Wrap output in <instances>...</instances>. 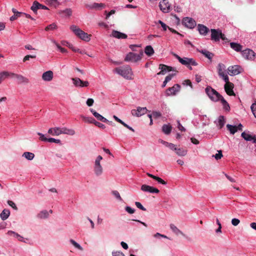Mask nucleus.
I'll return each instance as SVG.
<instances>
[{
    "label": "nucleus",
    "instance_id": "f257e3e1",
    "mask_svg": "<svg viewBox=\"0 0 256 256\" xmlns=\"http://www.w3.org/2000/svg\"><path fill=\"white\" fill-rule=\"evenodd\" d=\"M114 72L126 79L132 80L133 78V72H132V70L128 65L116 68L114 70Z\"/></svg>",
    "mask_w": 256,
    "mask_h": 256
},
{
    "label": "nucleus",
    "instance_id": "f03ea898",
    "mask_svg": "<svg viewBox=\"0 0 256 256\" xmlns=\"http://www.w3.org/2000/svg\"><path fill=\"white\" fill-rule=\"evenodd\" d=\"M70 30L76 35L78 38L88 42L90 40V34H88L82 31L76 26L72 25L70 26Z\"/></svg>",
    "mask_w": 256,
    "mask_h": 256
},
{
    "label": "nucleus",
    "instance_id": "7ed1b4c3",
    "mask_svg": "<svg viewBox=\"0 0 256 256\" xmlns=\"http://www.w3.org/2000/svg\"><path fill=\"white\" fill-rule=\"evenodd\" d=\"M144 55V52L142 50H140L138 54H136L132 52H128L124 58V61L136 62L142 60Z\"/></svg>",
    "mask_w": 256,
    "mask_h": 256
},
{
    "label": "nucleus",
    "instance_id": "20e7f679",
    "mask_svg": "<svg viewBox=\"0 0 256 256\" xmlns=\"http://www.w3.org/2000/svg\"><path fill=\"white\" fill-rule=\"evenodd\" d=\"M172 54L180 62L187 67H188V65L196 66L198 64L197 62L193 58H182L174 52H172Z\"/></svg>",
    "mask_w": 256,
    "mask_h": 256
},
{
    "label": "nucleus",
    "instance_id": "39448f33",
    "mask_svg": "<svg viewBox=\"0 0 256 256\" xmlns=\"http://www.w3.org/2000/svg\"><path fill=\"white\" fill-rule=\"evenodd\" d=\"M205 90L210 100L214 102L219 100L220 98V94L214 89L212 88L210 86H208L206 88Z\"/></svg>",
    "mask_w": 256,
    "mask_h": 256
},
{
    "label": "nucleus",
    "instance_id": "423d86ee",
    "mask_svg": "<svg viewBox=\"0 0 256 256\" xmlns=\"http://www.w3.org/2000/svg\"><path fill=\"white\" fill-rule=\"evenodd\" d=\"M102 160V157L101 156H98L96 158L94 166V174L96 176H101L103 172V168L100 162Z\"/></svg>",
    "mask_w": 256,
    "mask_h": 256
},
{
    "label": "nucleus",
    "instance_id": "0eeeda50",
    "mask_svg": "<svg viewBox=\"0 0 256 256\" xmlns=\"http://www.w3.org/2000/svg\"><path fill=\"white\" fill-rule=\"evenodd\" d=\"M182 24L188 28L192 29L196 26V22L192 18L186 17L184 18L182 21Z\"/></svg>",
    "mask_w": 256,
    "mask_h": 256
},
{
    "label": "nucleus",
    "instance_id": "6e6552de",
    "mask_svg": "<svg viewBox=\"0 0 256 256\" xmlns=\"http://www.w3.org/2000/svg\"><path fill=\"white\" fill-rule=\"evenodd\" d=\"M72 80L74 84L76 87H87L89 85L88 81H83L78 78H72Z\"/></svg>",
    "mask_w": 256,
    "mask_h": 256
},
{
    "label": "nucleus",
    "instance_id": "1a4fd4ad",
    "mask_svg": "<svg viewBox=\"0 0 256 256\" xmlns=\"http://www.w3.org/2000/svg\"><path fill=\"white\" fill-rule=\"evenodd\" d=\"M148 110L146 107H138L136 110H131L132 114L134 116L140 117L146 113Z\"/></svg>",
    "mask_w": 256,
    "mask_h": 256
},
{
    "label": "nucleus",
    "instance_id": "9d476101",
    "mask_svg": "<svg viewBox=\"0 0 256 256\" xmlns=\"http://www.w3.org/2000/svg\"><path fill=\"white\" fill-rule=\"evenodd\" d=\"M159 6L160 10L164 12H168L171 10L170 4L167 0H162L160 2Z\"/></svg>",
    "mask_w": 256,
    "mask_h": 256
},
{
    "label": "nucleus",
    "instance_id": "9b49d317",
    "mask_svg": "<svg viewBox=\"0 0 256 256\" xmlns=\"http://www.w3.org/2000/svg\"><path fill=\"white\" fill-rule=\"evenodd\" d=\"M211 40L215 42H218L220 40V36L222 30L219 29H211Z\"/></svg>",
    "mask_w": 256,
    "mask_h": 256
},
{
    "label": "nucleus",
    "instance_id": "f8f14e48",
    "mask_svg": "<svg viewBox=\"0 0 256 256\" xmlns=\"http://www.w3.org/2000/svg\"><path fill=\"white\" fill-rule=\"evenodd\" d=\"M242 55L246 60H253L255 56L254 52L249 48H247L242 52Z\"/></svg>",
    "mask_w": 256,
    "mask_h": 256
},
{
    "label": "nucleus",
    "instance_id": "ddd939ff",
    "mask_svg": "<svg viewBox=\"0 0 256 256\" xmlns=\"http://www.w3.org/2000/svg\"><path fill=\"white\" fill-rule=\"evenodd\" d=\"M159 68L161 70L158 73V75L160 74H166V72H170V71H176L177 72L174 68L166 66L163 64H160L159 66Z\"/></svg>",
    "mask_w": 256,
    "mask_h": 256
},
{
    "label": "nucleus",
    "instance_id": "4468645a",
    "mask_svg": "<svg viewBox=\"0 0 256 256\" xmlns=\"http://www.w3.org/2000/svg\"><path fill=\"white\" fill-rule=\"evenodd\" d=\"M12 77H14L17 78L18 80V84H28L29 82V80L28 78L20 74H18L14 73H12L11 74Z\"/></svg>",
    "mask_w": 256,
    "mask_h": 256
},
{
    "label": "nucleus",
    "instance_id": "2eb2a0df",
    "mask_svg": "<svg viewBox=\"0 0 256 256\" xmlns=\"http://www.w3.org/2000/svg\"><path fill=\"white\" fill-rule=\"evenodd\" d=\"M141 190L144 192H149L150 193H158L160 190L154 187L142 184L141 186Z\"/></svg>",
    "mask_w": 256,
    "mask_h": 256
},
{
    "label": "nucleus",
    "instance_id": "dca6fc26",
    "mask_svg": "<svg viewBox=\"0 0 256 256\" xmlns=\"http://www.w3.org/2000/svg\"><path fill=\"white\" fill-rule=\"evenodd\" d=\"M85 6L86 8H89V9L100 10L102 8H104L105 5H104V4H102V3L98 4V3L94 2L92 4H86L85 5Z\"/></svg>",
    "mask_w": 256,
    "mask_h": 256
},
{
    "label": "nucleus",
    "instance_id": "f3484780",
    "mask_svg": "<svg viewBox=\"0 0 256 256\" xmlns=\"http://www.w3.org/2000/svg\"><path fill=\"white\" fill-rule=\"evenodd\" d=\"M240 66L235 65L233 66H229L228 68V74L231 75H236L240 72Z\"/></svg>",
    "mask_w": 256,
    "mask_h": 256
},
{
    "label": "nucleus",
    "instance_id": "a211bd4d",
    "mask_svg": "<svg viewBox=\"0 0 256 256\" xmlns=\"http://www.w3.org/2000/svg\"><path fill=\"white\" fill-rule=\"evenodd\" d=\"M38 9L47 10L48 8L46 6L40 4L37 1H34L32 4V6H31V10L34 13H36V12Z\"/></svg>",
    "mask_w": 256,
    "mask_h": 256
},
{
    "label": "nucleus",
    "instance_id": "6ab92c4d",
    "mask_svg": "<svg viewBox=\"0 0 256 256\" xmlns=\"http://www.w3.org/2000/svg\"><path fill=\"white\" fill-rule=\"evenodd\" d=\"M180 90V86L178 84H174L173 86L169 88L166 90V94L168 96L174 95L176 93Z\"/></svg>",
    "mask_w": 256,
    "mask_h": 256
},
{
    "label": "nucleus",
    "instance_id": "aec40b11",
    "mask_svg": "<svg viewBox=\"0 0 256 256\" xmlns=\"http://www.w3.org/2000/svg\"><path fill=\"white\" fill-rule=\"evenodd\" d=\"M54 77L53 72L51 70H48L43 73L42 74V79L46 82L51 81Z\"/></svg>",
    "mask_w": 256,
    "mask_h": 256
},
{
    "label": "nucleus",
    "instance_id": "412c9836",
    "mask_svg": "<svg viewBox=\"0 0 256 256\" xmlns=\"http://www.w3.org/2000/svg\"><path fill=\"white\" fill-rule=\"evenodd\" d=\"M234 88V84L232 83H230L228 84H225L224 88L226 93L228 96H235V94L233 90Z\"/></svg>",
    "mask_w": 256,
    "mask_h": 256
},
{
    "label": "nucleus",
    "instance_id": "4be33fe9",
    "mask_svg": "<svg viewBox=\"0 0 256 256\" xmlns=\"http://www.w3.org/2000/svg\"><path fill=\"white\" fill-rule=\"evenodd\" d=\"M197 28L199 33L204 36H206L210 30L208 28L202 24H198Z\"/></svg>",
    "mask_w": 256,
    "mask_h": 256
},
{
    "label": "nucleus",
    "instance_id": "5701e85b",
    "mask_svg": "<svg viewBox=\"0 0 256 256\" xmlns=\"http://www.w3.org/2000/svg\"><path fill=\"white\" fill-rule=\"evenodd\" d=\"M66 134L73 136L75 134V132L72 129H68L66 128H60V134Z\"/></svg>",
    "mask_w": 256,
    "mask_h": 256
},
{
    "label": "nucleus",
    "instance_id": "b1692460",
    "mask_svg": "<svg viewBox=\"0 0 256 256\" xmlns=\"http://www.w3.org/2000/svg\"><path fill=\"white\" fill-rule=\"evenodd\" d=\"M112 36L118 38H126L127 35L116 30H113L112 33Z\"/></svg>",
    "mask_w": 256,
    "mask_h": 256
},
{
    "label": "nucleus",
    "instance_id": "393cba45",
    "mask_svg": "<svg viewBox=\"0 0 256 256\" xmlns=\"http://www.w3.org/2000/svg\"><path fill=\"white\" fill-rule=\"evenodd\" d=\"M230 48L236 52H241L242 48V46L236 42L230 43Z\"/></svg>",
    "mask_w": 256,
    "mask_h": 256
},
{
    "label": "nucleus",
    "instance_id": "a878e982",
    "mask_svg": "<svg viewBox=\"0 0 256 256\" xmlns=\"http://www.w3.org/2000/svg\"><path fill=\"white\" fill-rule=\"evenodd\" d=\"M48 133L52 136H59L60 134V128L55 127L50 128L48 130Z\"/></svg>",
    "mask_w": 256,
    "mask_h": 256
},
{
    "label": "nucleus",
    "instance_id": "bb28decb",
    "mask_svg": "<svg viewBox=\"0 0 256 256\" xmlns=\"http://www.w3.org/2000/svg\"><path fill=\"white\" fill-rule=\"evenodd\" d=\"M10 215V211L8 209H4L0 214V216L2 220H6Z\"/></svg>",
    "mask_w": 256,
    "mask_h": 256
},
{
    "label": "nucleus",
    "instance_id": "cd10ccee",
    "mask_svg": "<svg viewBox=\"0 0 256 256\" xmlns=\"http://www.w3.org/2000/svg\"><path fill=\"white\" fill-rule=\"evenodd\" d=\"M12 72H0V84L6 78H8V76L12 77Z\"/></svg>",
    "mask_w": 256,
    "mask_h": 256
},
{
    "label": "nucleus",
    "instance_id": "c85d7f7f",
    "mask_svg": "<svg viewBox=\"0 0 256 256\" xmlns=\"http://www.w3.org/2000/svg\"><path fill=\"white\" fill-rule=\"evenodd\" d=\"M174 152L177 155L180 156H184L187 154V150L183 148H178V146L176 147V150H174Z\"/></svg>",
    "mask_w": 256,
    "mask_h": 256
},
{
    "label": "nucleus",
    "instance_id": "c756f323",
    "mask_svg": "<svg viewBox=\"0 0 256 256\" xmlns=\"http://www.w3.org/2000/svg\"><path fill=\"white\" fill-rule=\"evenodd\" d=\"M147 175L154 179V180H156L158 182L161 184H166V182H165L164 180L162 179L161 178H160V177L158 176H155L152 174H149V173H148L147 174Z\"/></svg>",
    "mask_w": 256,
    "mask_h": 256
},
{
    "label": "nucleus",
    "instance_id": "7c9ffc66",
    "mask_svg": "<svg viewBox=\"0 0 256 256\" xmlns=\"http://www.w3.org/2000/svg\"><path fill=\"white\" fill-rule=\"evenodd\" d=\"M170 228L172 230L176 235L181 234L183 236H184V233L180 230L176 226H174V224H170Z\"/></svg>",
    "mask_w": 256,
    "mask_h": 256
},
{
    "label": "nucleus",
    "instance_id": "2f4dec72",
    "mask_svg": "<svg viewBox=\"0 0 256 256\" xmlns=\"http://www.w3.org/2000/svg\"><path fill=\"white\" fill-rule=\"evenodd\" d=\"M199 52L210 60L212 59L214 56V54L210 52L209 51L206 50H199Z\"/></svg>",
    "mask_w": 256,
    "mask_h": 256
},
{
    "label": "nucleus",
    "instance_id": "473e14b6",
    "mask_svg": "<svg viewBox=\"0 0 256 256\" xmlns=\"http://www.w3.org/2000/svg\"><path fill=\"white\" fill-rule=\"evenodd\" d=\"M48 212L46 210H44L38 214L37 217L40 219L46 218H48Z\"/></svg>",
    "mask_w": 256,
    "mask_h": 256
},
{
    "label": "nucleus",
    "instance_id": "72a5a7b5",
    "mask_svg": "<svg viewBox=\"0 0 256 256\" xmlns=\"http://www.w3.org/2000/svg\"><path fill=\"white\" fill-rule=\"evenodd\" d=\"M172 128L169 124H164L162 127V132L166 134H168L172 131Z\"/></svg>",
    "mask_w": 256,
    "mask_h": 256
},
{
    "label": "nucleus",
    "instance_id": "f704fd0d",
    "mask_svg": "<svg viewBox=\"0 0 256 256\" xmlns=\"http://www.w3.org/2000/svg\"><path fill=\"white\" fill-rule=\"evenodd\" d=\"M144 52L148 56H151L154 54V50L151 46H147L145 48Z\"/></svg>",
    "mask_w": 256,
    "mask_h": 256
},
{
    "label": "nucleus",
    "instance_id": "c9c22d12",
    "mask_svg": "<svg viewBox=\"0 0 256 256\" xmlns=\"http://www.w3.org/2000/svg\"><path fill=\"white\" fill-rule=\"evenodd\" d=\"M224 117L222 116H220L218 118V126H219V128H222L225 124Z\"/></svg>",
    "mask_w": 256,
    "mask_h": 256
},
{
    "label": "nucleus",
    "instance_id": "e433bc0d",
    "mask_svg": "<svg viewBox=\"0 0 256 256\" xmlns=\"http://www.w3.org/2000/svg\"><path fill=\"white\" fill-rule=\"evenodd\" d=\"M22 156L24 157L28 160H31L34 158V154L32 152H24L22 154Z\"/></svg>",
    "mask_w": 256,
    "mask_h": 256
},
{
    "label": "nucleus",
    "instance_id": "4c0bfd02",
    "mask_svg": "<svg viewBox=\"0 0 256 256\" xmlns=\"http://www.w3.org/2000/svg\"><path fill=\"white\" fill-rule=\"evenodd\" d=\"M225 66L222 64H219L218 65V75L221 77L222 76H224L226 74H224L223 70L224 69Z\"/></svg>",
    "mask_w": 256,
    "mask_h": 256
},
{
    "label": "nucleus",
    "instance_id": "58836bf2",
    "mask_svg": "<svg viewBox=\"0 0 256 256\" xmlns=\"http://www.w3.org/2000/svg\"><path fill=\"white\" fill-rule=\"evenodd\" d=\"M228 130L230 131V133L232 134H234L236 132V126H232L230 124L226 125Z\"/></svg>",
    "mask_w": 256,
    "mask_h": 256
},
{
    "label": "nucleus",
    "instance_id": "ea45409f",
    "mask_svg": "<svg viewBox=\"0 0 256 256\" xmlns=\"http://www.w3.org/2000/svg\"><path fill=\"white\" fill-rule=\"evenodd\" d=\"M241 136L242 138H244L245 140L247 141H250L253 140L254 136H251L245 132H243L242 133Z\"/></svg>",
    "mask_w": 256,
    "mask_h": 256
},
{
    "label": "nucleus",
    "instance_id": "a19ab883",
    "mask_svg": "<svg viewBox=\"0 0 256 256\" xmlns=\"http://www.w3.org/2000/svg\"><path fill=\"white\" fill-rule=\"evenodd\" d=\"M81 117H82V120L85 122H88V123L94 124V123L96 121V120L93 118H92V117H86V116H82Z\"/></svg>",
    "mask_w": 256,
    "mask_h": 256
},
{
    "label": "nucleus",
    "instance_id": "79ce46f5",
    "mask_svg": "<svg viewBox=\"0 0 256 256\" xmlns=\"http://www.w3.org/2000/svg\"><path fill=\"white\" fill-rule=\"evenodd\" d=\"M164 144L166 147L172 150H176L177 146L172 143H170L166 142H164Z\"/></svg>",
    "mask_w": 256,
    "mask_h": 256
},
{
    "label": "nucleus",
    "instance_id": "37998d69",
    "mask_svg": "<svg viewBox=\"0 0 256 256\" xmlns=\"http://www.w3.org/2000/svg\"><path fill=\"white\" fill-rule=\"evenodd\" d=\"M94 116L98 120L101 122H106L107 119L102 116L98 112H94Z\"/></svg>",
    "mask_w": 256,
    "mask_h": 256
},
{
    "label": "nucleus",
    "instance_id": "c03bdc74",
    "mask_svg": "<svg viewBox=\"0 0 256 256\" xmlns=\"http://www.w3.org/2000/svg\"><path fill=\"white\" fill-rule=\"evenodd\" d=\"M70 242L76 248H78L80 250H83V248L74 240L71 239L70 240Z\"/></svg>",
    "mask_w": 256,
    "mask_h": 256
},
{
    "label": "nucleus",
    "instance_id": "a18cd8bd",
    "mask_svg": "<svg viewBox=\"0 0 256 256\" xmlns=\"http://www.w3.org/2000/svg\"><path fill=\"white\" fill-rule=\"evenodd\" d=\"M48 2L52 6L56 8L60 4V3L57 0H48Z\"/></svg>",
    "mask_w": 256,
    "mask_h": 256
},
{
    "label": "nucleus",
    "instance_id": "49530a36",
    "mask_svg": "<svg viewBox=\"0 0 256 256\" xmlns=\"http://www.w3.org/2000/svg\"><path fill=\"white\" fill-rule=\"evenodd\" d=\"M68 46L72 50V51L74 52H78L82 54H84V50H80L79 48H76L75 47H74L72 44H69Z\"/></svg>",
    "mask_w": 256,
    "mask_h": 256
},
{
    "label": "nucleus",
    "instance_id": "de8ad7c7",
    "mask_svg": "<svg viewBox=\"0 0 256 256\" xmlns=\"http://www.w3.org/2000/svg\"><path fill=\"white\" fill-rule=\"evenodd\" d=\"M56 28V26L54 23H53L52 24H50L46 28L45 30L46 31H48L49 30H53Z\"/></svg>",
    "mask_w": 256,
    "mask_h": 256
},
{
    "label": "nucleus",
    "instance_id": "09e8293b",
    "mask_svg": "<svg viewBox=\"0 0 256 256\" xmlns=\"http://www.w3.org/2000/svg\"><path fill=\"white\" fill-rule=\"evenodd\" d=\"M112 194L118 200H122V198L118 192L117 190H113L112 191Z\"/></svg>",
    "mask_w": 256,
    "mask_h": 256
},
{
    "label": "nucleus",
    "instance_id": "8fccbe9b",
    "mask_svg": "<svg viewBox=\"0 0 256 256\" xmlns=\"http://www.w3.org/2000/svg\"><path fill=\"white\" fill-rule=\"evenodd\" d=\"M250 108L254 116L256 118V102L251 105Z\"/></svg>",
    "mask_w": 256,
    "mask_h": 256
},
{
    "label": "nucleus",
    "instance_id": "3c124183",
    "mask_svg": "<svg viewBox=\"0 0 256 256\" xmlns=\"http://www.w3.org/2000/svg\"><path fill=\"white\" fill-rule=\"evenodd\" d=\"M36 58V55H26L23 58V62H26L27 60H29L30 58Z\"/></svg>",
    "mask_w": 256,
    "mask_h": 256
},
{
    "label": "nucleus",
    "instance_id": "603ef678",
    "mask_svg": "<svg viewBox=\"0 0 256 256\" xmlns=\"http://www.w3.org/2000/svg\"><path fill=\"white\" fill-rule=\"evenodd\" d=\"M8 204L11 206L12 208H13L15 210H18V208L16 206V204L12 200H8L7 202Z\"/></svg>",
    "mask_w": 256,
    "mask_h": 256
},
{
    "label": "nucleus",
    "instance_id": "864d4df0",
    "mask_svg": "<svg viewBox=\"0 0 256 256\" xmlns=\"http://www.w3.org/2000/svg\"><path fill=\"white\" fill-rule=\"evenodd\" d=\"M152 115L154 118H158L161 116L162 114L159 112L154 111L152 112Z\"/></svg>",
    "mask_w": 256,
    "mask_h": 256
},
{
    "label": "nucleus",
    "instance_id": "5fc2aeb1",
    "mask_svg": "<svg viewBox=\"0 0 256 256\" xmlns=\"http://www.w3.org/2000/svg\"><path fill=\"white\" fill-rule=\"evenodd\" d=\"M135 204L138 208H140L142 210L146 211V208H144L140 202H135Z\"/></svg>",
    "mask_w": 256,
    "mask_h": 256
},
{
    "label": "nucleus",
    "instance_id": "6e6d98bb",
    "mask_svg": "<svg viewBox=\"0 0 256 256\" xmlns=\"http://www.w3.org/2000/svg\"><path fill=\"white\" fill-rule=\"evenodd\" d=\"M62 13H64L66 15L70 16L72 14V10L70 8H66L62 11Z\"/></svg>",
    "mask_w": 256,
    "mask_h": 256
},
{
    "label": "nucleus",
    "instance_id": "4d7b16f0",
    "mask_svg": "<svg viewBox=\"0 0 256 256\" xmlns=\"http://www.w3.org/2000/svg\"><path fill=\"white\" fill-rule=\"evenodd\" d=\"M48 142H55L56 144H60L61 142L60 140H57L54 138H48Z\"/></svg>",
    "mask_w": 256,
    "mask_h": 256
},
{
    "label": "nucleus",
    "instance_id": "13d9d810",
    "mask_svg": "<svg viewBox=\"0 0 256 256\" xmlns=\"http://www.w3.org/2000/svg\"><path fill=\"white\" fill-rule=\"evenodd\" d=\"M214 156L216 160H218L222 158V150H219L218 152V154H216L214 156Z\"/></svg>",
    "mask_w": 256,
    "mask_h": 256
},
{
    "label": "nucleus",
    "instance_id": "bf43d9fd",
    "mask_svg": "<svg viewBox=\"0 0 256 256\" xmlns=\"http://www.w3.org/2000/svg\"><path fill=\"white\" fill-rule=\"evenodd\" d=\"M126 210L130 214H132L134 212V209L132 208L130 206H127L125 208Z\"/></svg>",
    "mask_w": 256,
    "mask_h": 256
},
{
    "label": "nucleus",
    "instance_id": "052dcab7",
    "mask_svg": "<svg viewBox=\"0 0 256 256\" xmlns=\"http://www.w3.org/2000/svg\"><path fill=\"white\" fill-rule=\"evenodd\" d=\"M240 222V220L238 218H232V224L234 226H237Z\"/></svg>",
    "mask_w": 256,
    "mask_h": 256
},
{
    "label": "nucleus",
    "instance_id": "680f3d73",
    "mask_svg": "<svg viewBox=\"0 0 256 256\" xmlns=\"http://www.w3.org/2000/svg\"><path fill=\"white\" fill-rule=\"evenodd\" d=\"M94 124L95 126L102 129H104L106 128V126L104 124L100 123L96 120L95 121Z\"/></svg>",
    "mask_w": 256,
    "mask_h": 256
},
{
    "label": "nucleus",
    "instance_id": "e2e57ef3",
    "mask_svg": "<svg viewBox=\"0 0 256 256\" xmlns=\"http://www.w3.org/2000/svg\"><path fill=\"white\" fill-rule=\"evenodd\" d=\"M8 234L10 236H13L16 238H18L20 236V235L18 234L12 230H9L8 232Z\"/></svg>",
    "mask_w": 256,
    "mask_h": 256
},
{
    "label": "nucleus",
    "instance_id": "0e129e2a",
    "mask_svg": "<svg viewBox=\"0 0 256 256\" xmlns=\"http://www.w3.org/2000/svg\"><path fill=\"white\" fill-rule=\"evenodd\" d=\"M158 23L160 24L161 25V26L162 28L164 30H166V29L168 28V26H167L164 22H163L160 20H159L158 21Z\"/></svg>",
    "mask_w": 256,
    "mask_h": 256
},
{
    "label": "nucleus",
    "instance_id": "69168bd1",
    "mask_svg": "<svg viewBox=\"0 0 256 256\" xmlns=\"http://www.w3.org/2000/svg\"><path fill=\"white\" fill-rule=\"evenodd\" d=\"M178 122V130L182 132H184L186 129L184 128L182 125L179 120L177 121Z\"/></svg>",
    "mask_w": 256,
    "mask_h": 256
},
{
    "label": "nucleus",
    "instance_id": "338daca9",
    "mask_svg": "<svg viewBox=\"0 0 256 256\" xmlns=\"http://www.w3.org/2000/svg\"><path fill=\"white\" fill-rule=\"evenodd\" d=\"M38 134L40 136V139L41 140L44 141V142H48V138H46L43 134H41L40 132H38Z\"/></svg>",
    "mask_w": 256,
    "mask_h": 256
},
{
    "label": "nucleus",
    "instance_id": "774afa93",
    "mask_svg": "<svg viewBox=\"0 0 256 256\" xmlns=\"http://www.w3.org/2000/svg\"><path fill=\"white\" fill-rule=\"evenodd\" d=\"M112 256H125V255L120 252H114L112 253Z\"/></svg>",
    "mask_w": 256,
    "mask_h": 256
}]
</instances>
